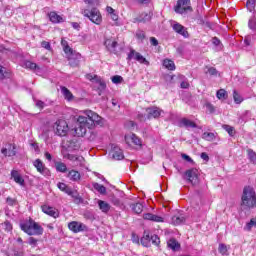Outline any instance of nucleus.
<instances>
[{
  "label": "nucleus",
  "instance_id": "bb28decb",
  "mask_svg": "<svg viewBox=\"0 0 256 256\" xmlns=\"http://www.w3.org/2000/svg\"><path fill=\"white\" fill-rule=\"evenodd\" d=\"M112 157L113 159H116V161H121V159L125 158V156L123 155V150H121V148L117 146L113 148Z\"/></svg>",
  "mask_w": 256,
  "mask_h": 256
},
{
  "label": "nucleus",
  "instance_id": "338daca9",
  "mask_svg": "<svg viewBox=\"0 0 256 256\" xmlns=\"http://www.w3.org/2000/svg\"><path fill=\"white\" fill-rule=\"evenodd\" d=\"M200 157L203 161H209V155L206 152H202Z\"/></svg>",
  "mask_w": 256,
  "mask_h": 256
},
{
  "label": "nucleus",
  "instance_id": "e433bc0d",
  "mask_svg": "<svg viewBox=\"0 0 256 256\" xmlns=\"http://www.w3.org/2000/svg\"><path fill=\"white\" fill-rule=\"evenodd\" d=\"M93 187L96 191H98V193H100V195H105V193H107V188L99 183H94Z\"/></svg>",
  "mask_w": 256,
  "mask_h": 256
},
{
  "label": "nucleus",
  "instance_id": "20e7f679",
  "mask_svg": "<svg viewBox=\"0 0 256 256\" xmlns=\"http://www.w3.org/2000/svg\"><path fill=\"white\" fill-rule=\"evenodd\" d=\"M82 15L87 17L92 23H95V25L103 23V16H101V12L97 8H92L91 10L84 9L82 10Z\"/></svg>",
  "mask_w": 256,
  "mask_h": 256
},
{
  "label": "nucleus",
  "instance_id": "bf43d9fd",
  "mask_svg": "<svg viewBox=\"0 0 256 256\" xmlns=\"http://www.w3.org/2000/svg\"><path fill=\"white\" fill-rule=\"evenodd\" d=\"M41 47H43L44 49H47V51H51V44L47 41H43L41 43Z\"/></svg>",
  "mask_w": 256,
  "mask_h": 256
},
{
  "label": "nucleus",
  "instance_id": "a18cd8bd",
  "mask_svg": "<svg viewBox=\"0 0 256 256\" xmlns=\"http://www.w3.org/2000/svg\"><path fill=\"white\" fill-rule=\"evenodd\" d=\"M222 127H223V129H225L228 132L230 137H233V135H235V128H233V126L223 125Z\"/></svg>",
  "mask_w": 256,
  "mask_h": 256
},
{
  "label": "nucleus",
  "instance_id": "864d4df0",
  "mask_svg": "<svg viewBox=\"0 0 256 256\" xmlns=\"http://www.w3.org/2000/svg\"><path fill=\"white\" fill-rule=\"evenodd\" d=\"M3 228L5 231H12L13 230V225H11V222L5 221L3 224Z\"/></svg>",
  "mask_w": 256,
  "mask_h": 256
},
{
  "label": "nucleus",
  "instance_id": "4be33fe9",
  "mask_svg": "<svg viewBox=\"0 0 256 256\" xmlns=\"http://www.w3.org/2000/svg\"><path fill=\"white\" fill-rule=\"evenodd\" d=\"M11 177L15 181V183H17L18 185H21V186L25 185V179H23V176L19 174V171L12 170Z\"/></svg>",
  "mask_w": 256,
  "mask_h": 256
},
{
  "label": "nucleus",
  "instance_id": "ddd939ff",
  "mask_svg": "<svg viewBox=\"0 0 256 256\" xmlns=\"http://www.w3.org/2000/svg\"><path fill=\"white\" fill-rule=\"evenodd\" d=\"M146 113H147L148 119H158V117H161L163 110H161L157 106H154V107L147 108Z\"/></svg>",
  "mask_w": 256,
  "mask_h": 256
},
{
  "label": "nucleus",
  "instance_id": "412c9836",
  "mask_svg": "<svg viewBox=\"0 0 256 256\" xmlns=\"http://www.w3.org/2000/svg\"><path fill=\"white\" fill-rule=\"evenodd\" d=\"M57 187L58 189H60V191H63V193H66V195H70V197H75V192L73 191V189L69 188L67 184L63 182H59L57 184Z\"/></svg>",
  "mask_w": 256,
  "mask_h": 256
},
{
  "label": "nucleus",
  "instance_id": "6ab92c4d",
  "mask_svg": "<svg viewBox=\"0 0 256 256\" xmlns=\"http://www.w3.org/2000/svg\"><path fill=\"white\" fill-rule=\"evenodd\" d=\"M143 219H146V221H154L155 223H163V221H165L163 217L152 214V213L144 214Z\"/></svg>",
  "mask_w": 256,
  "mask_h": 256
},
{
  "label": "nucleus",
  "instance_id": "0eeeda50",
  "mask_svg": "<svg viewBox=\"0 0 256 256\" xmlns=\"http://www.w3.org/2000/svg\"><path fill=\"white\" fill-rule=\"evenodd\" d=\"M176 13L183 15L187 11H191V0H178L175 6Z\"/></svg>",
  "mask_w": 256,
  "mask_h": 256
},
{
  "label": "nucleus",
  "instance_id": "c85d7f7f",
  "mask_svg": "<svg viewBox=\"0 0 256 256\" xmlns=\"http://www.w3.org/2000/svg\"><path fill=\"white\" fill-rule=\"evenodd\" d=\"M163 67H165V69H168V71H175L176 69L175 62L167 58L163 60Z\"/></svg>",
  "mask_w": 256,
  "mask_h": 256
},
{
  "label": "nucleus",
  "instance_id": "2f4dec72",
  "mask_svg": "<svg viewBox=\"0 0 256 256\" xmlns=\"http://www.w3.org/2000/svg\"><path fill=\"white\" fill-rule=\"evenodd\" d=\"M24 66L26 67V69H30L31 71H39L40 69L37 63L29 60L25 61Z\"/></svg>",
  "mask_w": 256,
  "mask_h": 256
},
{
  "label": "nucleus",
  "instance_id": "774afa93",
  "mask_svg": "<svg viewBox=\"0 0 256 256\" xmlns=\"http://www.w3.org/2000/svg\"><path fill=\"white\" fill-rule=\"evenodd\" d=\"M208 73H209V75H216L217 74V69H215L214 67H210L208 69Z\"/></svg>",
  "mask_w": 256,
  "mask_h": 256
},
{
  "label": "nucleus",
  "instance_id": "c756f323",
  "mask_svg": "<svg viewBox=\"0 0 256 256\" xmlns=\"http://www.w3.org/2000/svg\"><path fill=\"white\" fill-rule=\"evenodd\" d=\"M61 93L67 101H73V93L67 87H61Z\"/></svg>",
  "mask_w": 256,
  "mask_h": 256
},
{
  "label": "nucleus",
  "instance_id": "58836bf2",
  "mask_svg": "<svg viewBox=\"0 0 256 256\" xmlns=\"http://www.w3.org/2000/svg\"><path fill=\"white\" fill-rule=\"evenodd\" d=\"M248 159L250 160V163H253V165H256V153L253 151V149H248Z\"/></svg>",
  "mask_w": 256,
  "mask_h": 256
},
{
  "label": "nucleus",
  "instance_id": "c9c22d12",
  "mask_svg": "<svg viewBox=\"0 0 256 256\" xmlns=\"http://www.w3.org/2000/svg\"><path fill=\"white\" fill-rule=\"evenodd\" d=\"M151 243V235L147 234V232L144 233V236L141 238V244L144 247H149V244Z\"/></svg>",
  "mask_w": 256,
  "mask_h": 256
},
{
  "label": "nucleus",
  "instance_id": "f3484780",
  "mask_svg": "<svg viewBox=\"0 0 256 256\" xmlns=\"http://www.w3.org/2000/svg\"><path fill=\"white\" fill-rule=\"evenodd\" d=\"M125 142L127 143V145H131L132 143L133 145H137L138 147H141V139H139V137H137V135L135 134L125 135Z\"/></svg>",
  "mask_w": 256,
  "mask_h": 256
},
{
  "label": "nucleus",
  "instance_id": "aec40b11",
  "mask_svg": "<svg viewBox=\"0 0 256 256\" xmlns=\"http://www.w3.org/2000/svg\"><path fill=\"white\" fill-rule=\"evenodd\" d=\"M179 125L180 127H185L186 129H197V124L187 118H182Z\"/></svg>",
  "mask_w": 256,
  "mask_h": 256
},
{
  "label": "nucleus",
  "instance_id": "7ed1b4c3",
  "mask_svg": "<svg viewBox=\"0 0 256 256\" xmlns=\"http://www.w3.org/2000/svg\"><path fill=\"white\" fill-rule=\"evenodd\" d=\"M20 228L22 229V231H24V233L30 236L43 235V227H41L39 223L35 222V220L31 218L20 223Z\"/></svg>",
  "mask_w": 256,
  "mask_h": 256
},
{
  "label": "nucleus",
  "instance_id": "473e14b6",
  "mask_svg": "<svg viewBox=\"0 0 256 256\" xmlns=\"http://www.w3.org/2000/svg\"><path fill=\"white\" fill-rule=\"evenodd\" d=\"M11 77V73L9 72V70H7V68L3 67V65L0 64V79H7Z\"/></svg>",
  "mask_w": 256,
  "mask_h": 256
},
{
  "label": "nucleus",
  "instance_id": "cd10ccee",
  "mask_svg": "<svg viewBox=\"0 0 256 256\" xmlns=\"http://www.w3.org/2000/svg\"><path fill=\"white\" fill-rule=\"evenodd\" d=\"M98 207L102 213H109L111 211V205L103 200H98Z\"/></svg>",
  "mask_w": 256,
  "mask_h": 256
},
{
  "label": "nucleus",
  "instance_id": "5fc2aeb1",
  "mask_svg": "<svg viewBox=\"0 0 256 256\" xmlns=\"http://www.w3.org/2000/svg\"><path fill=\"white\" fill-rule=\"evenodd\" d=\"M218 251H219V253H221V255H226L227 254V246L225 244H220Z\"/></svg>",
  "mask_w": 256,
  "mask_h": 256
},
{
  "label": "nucleus",
  "instance_id": "9d476101",
  "mask_svg": "<svg viewBox=\"0 0 256 256\" xmlns=\"http://www.w3.org/2000/svg\"><path fill=\"white\" fill-rule=\"evenodd\" d=\"M33 166L35 167V169H37L38 173H40L44 177H49V175H51V171H49L48 168L45 167V164L43 163V161H41V159H36L33 162Z\"/></svg>",
  "mask_w": 256,
  "mask_h": 256
},
{
  "label": "nucleus",
  "instance_id": "6e6d98bb",
  "mask_svg": "<svg viewBox=\"0 0 256 256\" xmlns=\"http://www.w3.org/2000/svg\"><path fill=\"white\" fill-rule=\"evenodd\" d=\"M137 39H140V41H143L145 39V32L143 30H138L136 32Z\"/></svg>",
  "mask_w": 256,
  "mask_h": 256
},
{
  "label": "nucleus",
  "instance_id": "9b49d317",
  "mask_svg": "<svg viewBox=\"0 0 256 256\" xmlns=\"http://www.w3.org/2000/svg\"><path fill=\"white\" fill-rule=\"evenodd\" d=\"M131 59H135L136 61H138V63H144V65H149L147 59H145V57H143L141 53L135 52V50H131L128 54L127 60L131 61Z\"/></svg>",
  "mask_w": 256,
  "mask_h": 256
},
{
  "label": "nucleus",
  "instance_id": "dca6fc26",
  "mask_svg": "<svg viewBox=\"0 0 256 256\" xmlns=\"http://www.w3.org/2000/svg\"><path fill=\"white\" fill-rule=\"evenodd\" d=\"M17 147L15 144H9L8 149L7 148H2L1 153L4 155V157H15L17 155L16 151Z\"/></svg>",
  "mask_w": 256,
  "mask_h": 256
},
{
  "label": "nucleus",
  "instance_id": "39448f33",
  "mask_svg": "<svg viewBox=\"0 0 256 256\" xmlns=\"http://www.w3.org/2000/svg\"><path fill=\"white\" fill-rule=\"evenodd\" d=\"M183 178L191 185H199V170L196 168H191L184 173Z\"/></svg>",
  "mask_w": 256,
  "mask_h": 256
},
{
  "label": "nucleus",
  "instance_id": "4468645a",
  "mask_svg": "<svg viewBox=\"0 0 256 256\" xmlns=\"http://www.w3.org/2000/svg\"><path fill=\"white\" fill-rule=\"evenodd\" d=\"M186 221H187V216L178 212L177 214L171 217L170 223L172 225L177 226V225H185Z\"/></svg>",
  "mask_w": 256,
  "mask_h": 256
},
{
  "label": "nucleus",
  "instance_id": "052dcab7",
  "mask_svg": "<svg viewBox=\"0 0 256 256\" xmlns=\"http://www.w3.org/2000/svg\"><path fill=\"white\" fill-rule=\"evenodd\" d=\"M68 149L72 151H77V149H79V145L75 144V142H71L70 145L68 146Z\"/></svg>",
  "mask_w": 256,
  "mask_h": 256
},
{
  "label": "nucleus",
  "instance_id": "ea45409f",
  "mask_svg": "<svg viewBox=\"0 0 256 256\" xmlns=\"http://www.w3.org/2000/svg\"><path fill=\"white\" fill-rule=\"evenodd\" d=\"M202 139L205 141H215V134L213 132H204L202 134Z\"/></svg>",
  "mask_w": 256,
  "mask_h": 256
},
{
  "label": "nucleus",
  "instance_id": "f257e3e1",
  "mask_svg": "<svg viewBox=\"0 0 256 256\" xmlns=\"http://www.w3.org/2000/svg\"><path fill=\"white\" fill-rule=\"evenodd\" d=\"M85 116H79L77 119V126L74 128L75 135L77 137H84L87 134V129H93L95 125L103 127L104 120L97 113L86 110L84 111Z\"/></svg>",
  "mask_w": 256,
  "mask_h": 256
},
{
  "label": "nucleus",
  "instance_id": "4c0bfd02",
  "mask_svg": "<svg viewBox=\"0 0 256 256\" xmlns=\"http://www.w3.org/2000/svg\"><path fill=\"white\" fill-rule=\"evenodd\" d=\"M248 27L251 31H256V17L255 15H253L252 17H250V19L248 20Z\"/></svg>",
  "mask_w": 256,
  "mask_h": 256
},
{
  "label": "nucleus",
  "instance_id": "09e8293b",
  "mask_svg": "<svg viewBox=\"0 0 256 256\" xmlns=\"http://www.w3.org/2000/svg\"><path fill=\"white\" fill-rule=\"evenodd\" d=\"M6 203H7V205H9L10 207H15V205H17V199L11 198V197H7V198H6Z\"/></svg>",
  "mask_w": 256,
  "mask_h": 256
},
{
  "label": "nucleus",
  "instance_id": "de8ad7c7",
  "mask_svg": "<svg viewBox=\"0 0 256 256\" xmlns=\"http://www.w3.org/2000/svg\"><path fill=\"white\" fill-rule=\"evenodd\" d=\"M150 242L153 243V245L158 246L161 243V240L159 239V236L157 235H151Z\"/></svg>",
  "mask_w": 256,
  "mask_h": 256
},
{
  "label": "nucleus",
  "instance_id": "393cba45",
  "mask_svg": "<svg viewBox=\"0 0 256 256\" xmlns=\"http://www.w3.org/2000/svg\"><path fill=\"white\" fill-rule=\"evenodd\" d=\"M167 247L172 249V251H179V249H181V244H179L175 238H171L167 241Z\"/></svg>",
  "mask_w": 256,
  "mask_h": 256
},
{
  "label": "nucleus",
  "instance_id": "5701e85b",
  "mask_svg": "<svg viewBox=\"0 0 256 256\" xmlns=\"http://www.w3.org/2000/svg\"><path fill=\"white\" fill-rule=\"evenodd\" d=\"M80 60H81V54L79 53L75 54L74 56L68 57L69 65L71 67H79Z\"/></svg>",
  "mask_w": 256,
  "mask_h": 256
},
{
  "label": "nucleus",
  "instance_id": "3c124183",
  "mask_svg": "<svg viewBox=\"0 0 256 256\" xmlns=\"http://www.w3.org/2000/svg\"><path fill=\"white\" fill-rule=\"evenodd\" d=\"M38 241L39 240H37L36 238L30 237V238H28V245H31L32 248H35V247H37Z\"/></svg>",
  "mask_w": 256,
  "mask_h": 256
},
{
  "label": "nucleus",
  "instance_id": "680f3d73",
  "mask_svg": "<svg viewBox=\"0 0 256 256\" xmlns=\"http://www.w3.org/2000/svg\"><path fill=\"white\" fill-rule=\"evenodd\" d=\"M36 107H38V109H44L45 108V102H43L41 100H37L36 101Z\"/></svg>",
  "mask_w": 256,
  "mask_h": 256
},
{
  "label": "nucleus",
  "instance_id": "13d9d810",
  "mask_svg": "<svg viewBox=\"0 0 256 256\" xmlns=\"http://www.w3.org/2000/svg\"><path fill=\"white\" fill-rule=\"evenodd\" d=\"M254 227V224H253V218L250 220V222H248L246 224V226L244 227V230L245 231H251V229H253Z\"/></svg>",
  "mask_w": 256,
  "mask_h": 256
},
{
  "label": "nucleus",
  "instance_id": "e2e57ef3",
  "mask_svg": "<svg viewBox=\"0 0 256 256\" xmlns=\"http://www.w3.org/2000/svg\"><path fill=\"white\" fill-rule=\"evenodd\" d=\"M75 161L77 163H79V164H76V165H80V167H81V165H83V161H85V158H83L82 156H76Z\"/></svg>",
  "mask_w": 256,
  "mask_h": 256
},
{
  "label": "nucleus",
  "instance_id": "a878e982",
  "mask_svg": "<svg viewBox=\"0 0 256 256\" xmlns=\"http://www.w3.org/2000/svg\"><path fill=\"white\" fill-rule=\"evenodd\" d=\"M48 17L51 23H63V21H65V19H63L61 15L57 14V12H50Z\"/></svg>",
  "mask_w": 256,
  "mask_h": 256
},
{
  "label": "nucleus",
  "instance_id": "4d7b16f0",
  "mask_svg": "<svg viewBox=\"0 0 256 256\" xmlns=\"http://www.w3.org/2000/svg\"><path fill=\"white\" fill-rule=\"evenodd\" d=\"M205 107H206L207 111H209V113H215V106H213V104L207 102L205 104Z\"/></svg>",
  "mask_w": 256,
  "mask_h": 256
},
{
  "label": "nucleus",
  "instance_id": "a211bd4d",
  "mask_svg": "<svg viewBox=\"0 0 256 256\" xmlns=\"http://www.w3.org/2000/svg\"><path fill=\"white\" fill-rule=\"evenodd\" d=\"M153 17V13H142L138 17L134 18L133 23H149Z\"/></svg>",
  "mask_w": 256,
  "mask_h": 256
},
{
  "label": "nucleus",
  "instance_id": "f8f14e48",
  "mask_svg": "<svg viewBox=\"0 0 256 256\" xmlns=\"http://www.w3.org/2000/svg\"><path fill=\"white\" fill-rule=\"evenodd\" d=\"M41 209L46 215H49V217H53L54 219L59 217V210L53 206L45 204L41 206Z\"/></svg>",
  "mask_w": 256,
  "mask_h": 256
},
{
  "label": "nucleus",
  "instance_id": "79ce46f5",
  "mask_svg": "<svg viewBox=\"0 0 256 256\" xmlns=\"http://www.w3.org/2000/svg\"><path fill=\"white\" fill-rule=\"evenodd\" d=\"M255 5H256V0H247L246 2V7L250 13H253L255 11Z\"/></svg>",
  "mask_w": 256,
  "mask_h": 256
},
{
  "label": "nucleus",
  "instance_id": "2eb2a0df",
  "mask_svg": "<svg viewBox=\"0 0 256 256\" xmlns=\"http://www.w3.org/2000/svg\"><path fill=\"white\" fill-rule=\"evenodd\" d=\"M104 45L110 53H114V55H117V46L119 45L117 41L108 38L105 40Z\"/></svg>",
  "mask_w": 256,
  "mask_h": 256
},
{
  "label": "nucleus",
  "instance_id": "603ef678",
  "mask_svg": "<svg viewBox=\"0 0 256 256\" xmlns=\"http://www.w3.org/2000/svg\"><path fill=\"white\" fill-rule=\"evenodd\" d=\"M86 79H88V81H95V83H97V81H99V76L93 75V74H87Z\"/></svg>",
  "mask_w": 256,
  "mask_h": 256
},
{
  "label": "nucleus",
  "instance_id": "0e129e2a",
  "mask_svg": "<svg viewBox=\"0 0 256 256\" xmlns=\"http://www.w3.org/2000/svg\"><path fill=\"white\" fill-rule=\"evenodd\" d=\"M150 43L153 45V47H157V45H159V41L155 37L150 38Z\"/></svg>",
  "mask_w": 256,
  "mask_h": 256
},
{
  "label": "nucleus",
  "instance_id": "72a5a7b5",
  "mask_svg": "<svg viewBox=\"0 0 256 256\" xmlns=\"http://www.w3.org/2000/svg\"><path fill=\"white\" fill-rule=\"evenodd\" d=\"M56 171L58 173H67V165L63 162H56L55 163Z\"/></svg>",
  "mask_w": 256,
  "mask_h": 256
},
{
  "label": "nucleus",
  "instance_id": "423d86ee",
  "mask_svg": "<svg viewBox=\"0 0 256 256\" xmlns=\"http://www.w3.org/2000/svg\"><path fill=\"white\" fill-rule=\"evenodd\" d=\"M54 128L56 129V135H59V137H65L69 133V124L65 120H57Z\"/></svg>",
  "mask_w": 256,
  "mask_h": 256
},
{
  "label": "nucleus",
  "instance_id": "b1692460",
  "mask_svg": "<svg viewBox=\"0 0 256 256\" xmlns=\"http://www.w3.org/2000/svg\"><path fill=\"white\" fill-rule=\"evenodd\" d=\"M67 177L70 181H74L75 183L81 181V173L76 170H70L67 174Z\"/></svg>",
  "mask_w": 256,
  "mask_h": 256
},
{
  "label": "nucleus",
  "instance_id": "f03ea898",
  "mask_svg": "<svg viewBox=\"0 0 256 256\" xmlns=\"http://www.w3.org/2000/svg\"><path fill=\"white\" fill-rule=\"evenodd\" d=\"M241 207L244 209H255L256 207V193L251 186H246L243 189L241 196Z\"/></svg>",
  "mask_w": 256,
  "mask_h": 256
},
{
  "label": "nucleus",
  "instance_id": "c03bdc74",
  "mask_svg": "<svg viewBox=\"0 0 256 256\" xmlns=\"http://www.w3.org/2000/svg\"><path fill=\"white\" fill-rule=\"evenodd\" d=\"M217 99H227V91L225 89H220L216 93Z\"/></svg>",
  "mask_w": 256,
  "mask_h": 256
},
{
  "label": "nucleus",
  "instance_id": "7c9ffc66",
  "mask_svg": "<svg viewBox=\"0 0 256 256\" xmlns=\"http://www.w3.org/2000/svg\"><path fill=\"white\" fill-rule=\"evenodd\" d=\"M131 209L136 215H140V213H143V204L141 203H134L131 204Z\"/></svg>",
  "mask_w": 256,
  "mask_h": 256
},
{
  "label": "nucleus",
  "instance_id": "37998d69",
  "mask_svg": "<svg viewBox=\"0 0 256 256\" xmlns=\"http://www.w3.org/2000/svg\"><path fill=\"white\" fill-rule=\"evenodd\" d=\"M233 99L234 102L237 103L238 105L240 103H243V97L240 96L239 92H237V90L233 91Z\"/></svg>",
  "mask_w": 256,
  "mask_h": 256
},
{
  "label": "nucleus",
  "instance_id": "69168bd1",
  "mask_svg": "<svg viewBox=\"0 0 256 256\" xmlns=\"http://www.w3.org/2000/svg\"><path fill=\"white\" fill-rule=\"evenodd\" d=\"M182 159H184L188 163H193V159L191 157H189V155H187V154H182Z\"/></svg>",
  "mask_w": 256,
  "mask_h": 256
},
{
  "label": "nucleus",
  "instance_id": "8fccbe9b",
  "mask_svg": "<svg viewBox=\"0 0 256 256\" xmlns=\"http://www.w3.org/2000/svg\"><path fill=\"white\" fill-rule=\"evenodd\" d=\"M112 83L119 85V83H123V78L120 75H115L112 77Z\"/></svg>",
  "mask_w": 256,
  "mask_h": 256
},
{
  "label": "nucleus",
  "instance_id": "49530a36",
  "mask_svg": "<svg viewBox=\"0 0 256 256\" xmlns=\"http://www.w3.org/2000/svg\"><path fill=\"white\" fill-rule=\"evenodd\" d=\"M110 201H111L112 205H115V207H121V199H119L118 197L112 196L110 198Z\"/></svg>",
  "mask_w": 256,
  "mask_h": 256
},
{
  "label": "nucleus",
  "instance_id": "a19ab883",
  "mask_svg": "<svg viewBox=\"0 0 256 256\" xmlns=\"http://www.w3.org/2000/svg\"><path fill=\"white\" fill-rule=\"evenodd\" d=\"M64 53L67 55V57H75L77 55V52L73 50V48H70V46H66L63 48Z\"/></svg>",
  "mask_w": 256,
  "mask_h": 256
},
{
  "label": "nucleus",
  "instance_id": "1a4fd4ad",
  "mask_svg": "<svg viewBox=\"0 0 256 256\" xmlns=\"http://www.w3.org/2000/svg\"><path fill=\"white\" fill-rule=\"evenodd\" d=\"M171 27L175 33H178V35H181L184 39H189V31H187L185 26L179 24L177 21H173L171 22Z\"/></svg>",
  "mask_w": 256,
  "mask_h": 256
},
{
  "label": "nucleus",
  "instance_id": "6e6552de",
  "mask_svg": "<svg viewBox=\"0 0 256 256\" xmlns=\"http://www.w3.org/2000/svg\"><path fill=\"white\" fill-rule=\"evenodd\" d=\"M68 229L72 231V233H81L82 231H89L87 225L82 222L72 221L68 224Z\"/></svg>",
  "mask_w": 256,
  "mask_h": 256
},
{
  "label": "nucleus",
  "instance_id": "f704fd0d",
  "mask_svg": "<svg viewBox=\"0 0 256 256\" xmlns=\"http://www.w3.org/2000/svg\"><path fill=\"white\" fill-rule=\"evenodd\" d=\"M212 44L216 47V51H223V43L217 37L212 38Z\"/></svg>",
  "mask_w": 256,
  "mask_h": 256
}]
</instances>
